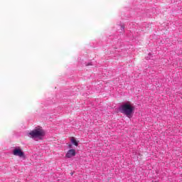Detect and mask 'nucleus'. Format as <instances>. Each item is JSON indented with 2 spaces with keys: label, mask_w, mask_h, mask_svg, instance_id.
<instances>
[{
  "label": "nucleus",
  "mask_w": 182,
  "mask_h": 182,
  "mask_svg": "<svg viewBox=\"0 0 182 182\" xmlns=\"http://www.w3.org/2000/svg\"><path fill=\"white\" fill-rule=\"evenodd\" d=\"M75 156H76L75 149H70L65 154L66 159H72V157H75Z\"/></svg>",
  "instance_id": "4"
},
{
  "label": "nucleus",
  "mask_w": 182,
  "mask_h": 182,
  "mask_svg": "<svg viewBox=\"0 0 182 182\" xmlns=\"http://www.w3.org/2000/svg\"><path fill=\"white\" fill-rule=\"evenodd\" d=\"M71 143L74 144V146H79V142L75 139V138H71Z\"/></svg>",
  "instance_id": "5"
},
{
  "label": "nucleus",
  "mask_w": 182,
  "mask_h": 182,
  "mask_svg": "<svg viewBox=\"0 0 182 182\" xmlns=\"http://www.w3.org/2000/svg\"><path fill=\"white\" fill-rule=\"evenodd\" d=\"M68 149H72V144H68Z\"/></svg>",
  "instance_id": "7"
},
{
  "label": "nucleus",
  "mask_w": 182,
  "mask_h": 182,
  "mask_svg": "<svg viewBox=\"0 0 182 182\" xmlns=\"http://www.w3.org/2000/svg\"><path fill=\"white\" fill-rule=\"evenodd\" d=\"M45 130L41 127H36L34 129L27 133L28 137L33 140H42L45 137Z\"/></svg>",
  "instance_id": "2"
},
{
  "label": "nucleus",
  "mask_w": 182,
  "mask_h": 182,
  "mask_svg": "<svg viewBox=\"0 0 182 182\" xmlns=\"http://www.w3.org/2000/svg\"><path fill=\"white\" fill-rule=\"evenodd\" d=\"M12 154L17 157L25 158V153L20 146L14 148L12 151Z\"/></svg>",
  "instance_id": "3"
},
{
  "label": "nucleus",
  "mask_w": 182,
  "mask_h": 182,
  "mask_svg": "<svg viewBox=\"0 0 182 182\" xmlns=\"http://www.w3.org/2000/svg\"><path fill=\"white\" fill-rule=\"evenodd\" d=\"M87 66H92V63H89L88 64H87Z\"/></svg>",
  "instance_id": "8"
},
{
  "label": "nucleus",
  "mask_w": 182,
  "mask_h": 182,
  "mask_svg": "<svg viewBox=\"0 0 182 182\" xmlns=\"http://www.w3.org/2000/svg\"><path fill=\"white\" fill-rule=\"evenodd\" d=\"M120 28H121L122 32H123L124 31V26H120Z\"/></svg>",
  "instance_id": "6"
},
{
  "label": "nucleus",
  "mask_w": 182,
  "mask_h": 182,
  "mask_svg": "<svg viewBox=\"0 0 182 182\" xmlns=\"http://www.w3.org/2000/svg\"><path fill=\"white\" fill-rule=\"evenodd\" d=\"M134 109V105L130 102H125L119 107L120 113L127 116L128 119H132V117H133Z\"/></svg>",
  "instance_id": "1"
}]
</instances>
